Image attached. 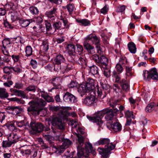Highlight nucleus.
Instances as JSON below:
<instances>
[{
    "label": "nucleus",
    "instance_id": "1",
    "mask_svg": "<svg viewBox=\"0 0 158 158\" xmlns=\"http://www.w3.org/2000/svg\"><path fill=\"white\" fill-rule=\"evenodd\" d=\"M95 88L94 80L90 79L89 82L83 83L77 88V91L81 94L82 96L86 93L91 92L90 96H87L82 101L83 103L88 106H94L97 101L95 97L96 92L94 90Z\"/></svg>",
    "mask_w": 158,
    "mask_h": 158
},
{
    "label": "nucleus",
    "instance_id": "2",
    "mask_svg": "<svg viewBox=\"0 0 158 158\" xmlns=\"http://www.w3.org/2000/svg\"><path fill=\"white\" fill-rule=\"evenodd\" d=\"M46 104L45 101L36 98L34 100H32L29 102L30 106L28 108L27 110L33 115H38L43 110L42 107L45 106Z\"/></svg>",
    "mask_w": 158,
    "mask_h": 158
},
{
    "label": "nucleus",
    "instance_id": "3",
    "mask_svg": "<svg viewBox=\"0 0 158 158\" xmlns=\"http://www.w3.org/2000/svg\"><path fill=\"white\" fill-rule=\"evenodd\" d=\"M97 145H105L104 148H98V150L99 153L104 157H107L108 153L114 149L115 145L112 143H110V139L108 138H101L96 143Z\"/></svg>",
    "mask_w": 158,
    "mask_h": 158
},
{
    "label": "nucleus",
    "instance_id": "4",
    "mask_svg": "<svg viewBox=\"0 0 158 158\" xmlns=\"http://www.w3.org/2000/svg\"><path fill=\"white\" fill-rule=\"evenodd\" d=\"M52 125L54 127H52V131L54 133H57V131L56 128L60 130L64 129V126L62 122L61 119L58 116H53L49 118Z\"/></svg>",
    "mask_w": 158,
    "mask_h": 158
},
{
    "label": "nucleus",
    "instance_id": "5",
    "mask_svg": "<svg viewBox=\"0 0 158 158\" xmlns=\"http://www.w3.org/2000/svg\"><path fill=\"white\" fill-rule=\"evenodd\" d=\"M106 112H107L106 109H105L98 112L96 116H91L87 115V117L89 121L96 123L99 127H101L103 124L102 118Z\"/></svg>",
    "mask_w": 158,
    "mask_h": 158
},
{
    "label": "nucleus",
    "instance_id": "6",
    "mask_svg": "<svg viewBox=\"0 0 158 158\" xmlns=\"http://www.w3.org/2000/svg\"><path fill=\"white\" fill-rule=\"evenodd\" d=\"M143 75L144 79L146 81H147L150 78L158 81V74L157 69L156 68H152L149 71L143 70Z\"/></svg>",
    "mask_w": 158,
    "mask_h": 158
},
{
    "label": "nucleus",
    "instance_id": "7",
    "mask_svg": "<svg viewBox=\"0 0 158 158\" xmlns=\"http://www.w3.org/2000/svg\"><path fill=\"white\" fill-rule=\"evenodd\" d=\"M23 84L20 82H17L15 83V85L13 88L10 89V91L11 93L18 96H21L24 98L25 95L23 91L17 90L15 88L18 89H22L23 87Z\"/></svg>",
    "mask_w": 158,
    "mask_h": 158
},
{
    "label": "nucleus",
    "instance_id": "8",
    "mask_svg": "<svg viewBox=\"0 0 158 158\" xmlns=\"http://www.w3.org/2000/svg\"><path fill=\"white\" fill-rule=\"evenodd\" d=\"M101 88H97V93L98 98L102 99L106 96V91L108 92L110 86L109 85L102 83H101Z\"/></svg>",
    "mask_w": 158,
    "mask_h": 158
},
{
    "label": "nucleus",
    "instance_id": "9",
    "mask_svg": "<svg viewBox=\"0 0 158 158\" xmlns=\"http://www.w3.org/2000/svg\"><path fill=\"white\" fill-rule=\"evenodd\" d=\"M3 47L1 46V49L3 54L9 56V52H11V43L9 38L4 39L2 41Z\"/></svg>",
    "mask_w": 158,
    "mask_h": 158
},
{
    "label": "nucleus",
    "instance_id": "10",
    "mask_svg": "<svg viewBox=\"0 0 158 158\" xmlns=\"http://www.w3.org/2000/svg\"><path fill=\"white\" fill-rule=\"evenodd\" d=\"M117 73L116 71L114 70L112 73V77L115 78V81L118 82L121 80L120 74L122 72L123 68L122 65L119 64H117L115 66Z\"/></svg>",
    "mask_w": 158,
    "mask_h": 158
},
{
    "label": "nucleus",
    "instance_id": "11",
    "mask_svg": "<svg viewBox=\"0 0 158 158\" xmlns=\"http://www.w3.org/2000/svg\"><path fill=\"white\" fill-rule=\"evenodd\" d=\"M63 99L64 102L69 104L74 103L77 101L75 97L68 92H67L63 95Z\"/></svg>",
    "mask_w": 158,
    "mask_h": 158
},
{
    "label": "nucleus",
    "instance_id": "12",
    "mask_svg": "<svg viewBox=\"0 0 158 158\" xmlns=\"http://www.w3.org/2000/svg\"><path fill=\"white\" fill-rule=\"evenodd\" d=\"M30 125L34 132L33 134L41 132L44 128V126L41 123H35L31 122Z\"/></svg>",
    "mask_w": 158,
    "mask_h": 158
},
{
    "label": "nucleus",
    "instance_id": "13",
    "mask_svg": "<svg viewBox=\"0 0 158 158\" xmlns=\"http://www.w3.org/2000/svg\"><path fill=\"white\" fill-rule=\"evenodd\" d=\"M107 126L110 130L112 129L115 131H119L121 130V125L120 123L118 122L113 123L110 121L108 122Z\"/></svg>",
    "mask_w": 158,
    "mask_h": 158
},
{
    "label": "nucleus",
    "instance_id": "14",
    "mask_svg": "<svg viewBox=\"0 0 158 158\" xmlns=\"http://www.w3.org/2000/svg\"><path fill=\"white\" fill-rule=\"evenodd\" d=\"M56 9L53 8L50 10H48L45 12V16L48 17V19L50 22H53L56 19Z\"/></svg>",
    "mask_w": 158,
    "mask_h": 158
},
{
    "label": "nucleus",
    "instance_id": "15",
    "mask_svg": "<svg viewBox=\"0 0 158 158\" xmlns=\"http://www.w3.org/2000/svg\"><path fill=\"white\" fill-rule=\"evenodd\" d=\"M106 109L107 112L106 113V114L105 117L106 120L108 122H112V120L113 119L114 116L115 114L118 111V110L117 108H115L114 109V110H111L110 109Z\"/></svg>",
    "mask_w": 158,
    "mask_h": 158
},
{
    "label": "nucleus",
    "instance_id": "16",
    "mask_svg": "<svg viewBox=\"0 0 158 158\" xmlns=\"http://www.w3.org/2000/svg\"><path fill=\"white\" fill-rule=\"evenodd\" d=\"M52 84L54 86L51 89L49 90L51 92L54 89H58L61 88L60 83L61 82V78L60 77H56L52 79Z\"/></svg>",
    "mask_w": 158,
    "mask_h": 158
},
{
    "label": "nucleus",
    "instance_id": "17",
    "mask_svg": "<svg viewBox=\"0 0 158 158\" xmlns=\"http://www.w3.org/2000/svg\"><path fill=\"white\" fill-rule=\"evenodd\" d=\"M86 39L91 40L93 44L96 45L100 44L99 38L94 34H91L88 35L86 38Z\"/></svg>",
    "mask_w": 158,
    "mask_h": 158
},
{
    "label": "nucleus",
    "instance_id": "18",
    "mask_svg": "<svg viewBox=\"0 0 158 158\" xmlns=\"http://www.w3.org/2000/svg\"><path fill=\"white\" fill-rule=\"evenodd\" d=\"M7 139L13 144L15 143L19 140V137L16 134L11 133L7 135Z\"/></svg>",
    "mask_w": 158,
    "mask_h": 158
},
{
    "label": "nucleus",
    "instance_id": "19",
    "mask_svg": "<svg viewBox=\"0 0 158 158\" xmlns=\"http://www.w3.org/2000/svg\"><path fill=\"white\" fill-rule=\"evenodd\" d=\"M72 69V66L69 63H63L61 65V73L64 74L67 73Z\"/></svg>",
    "mask_w": 158,
    "mask_h": 158
},
{
    "label": "nucleus",
    "instance_id": "20",
    "mask_svg": "<svg viewBox=\"0 0 158 158\" xmlns=\"http://www.w3.org/2000/svg\"><path fill=\"white\" fill-rule=\"evenodd\" d=\"M108 59L105 56L100 55L98 63L99 66L104 65L106 67L108 65Z\"/></svg>",
    "mask_w": 158,
    "mask_h": 158
},
{
    "label": "nucleus",
    "instance_id": "21",
    "mask_svg": "<svg viewBox=\"0 0 158 158\" xmlns=\"http://www.w3.org/2000/svg\"><path fill=\"white\" fill-rule=\"evenodd\" d=\"M120 84V85L123 90L127 91L129 89V84L127 81L125 79H122L121 80L118 82Z\"/></svg>",
    "mask_w": 158,
    "mask_h": 158
},
{
    "label": "nucleus",
    "instance_id": "22",
    "mask_svg": "<svg viewBox=\"0 0 158 158\" xmlns=\"http://www.w3.org/2000/svg\"><path fill=\"white\" fill-rule=\"evenodd\" d=\"M54 63L57 64H63L65 61V59L64 56L61 54L58 55L54 60Z\"/></svg>",
    "mask_w": 158,
    "mask_h": 158
},
{
    "label": "nucleus",
    "instance_id": "23",
    "mask_svg": "<svg viewBox=\"0 0 158 158\" xmlns=\"http://www.w3.org/2000/svg\"><path fill=\"white\" fill-rule=\"evenodd\" d=\"M83 46L89 53L92 54L94 52V47L89 44L86 42H85L83 43Z\"/></svg>",
    "mask_w": 158,
    "mask_h": 158
},
{
    "label": "nucleus",
    "instance_id": "24",
    "mask_svg": "<svg viewBox=\"0 0 158 158\" xmlns=\"http://www.w3.org/2000/svg\"><path fill=\"white\" fill-rule=\"evenodd\" d=\"M76 21L79 23L80 25L84 26H87L90 24V21L87 19H76Z\"/></svg>",
    "mask_w": 158,
    "mask_h": 158
},
{
    "label": "nucleus",
    "instance_id": "25",
    "mask_svg": "<svg viewBox=\"0 0 158 158\" xmlns=\"http://www.w3.org/2000/svg\"><path fill=\"white\" fill-rule=\"evenodd\" d=\"M66 49L69 55H73L75 54L74 45L72 44L67 45Z\"/></svg>",
    "mask_w": 158,
    "mask_h": 158
},
{
    "label": "nucleus",
    "instance_id": "26",
    "mask_svg": "<svg viewBox=\"0 0 158 158\" xmlns=\"http://www.w3.org/2000/svg\"><path fill=\"white\" fill-rule=\"evenodd\" d=\"M98 70V69L97 66L93 65L89 68V72L96 77H97L99 75Z\"/></svg>",
    "mask_w": 158,
    "mask_h": 158
},
{
    "label": "nucleus",
    "instance_id": "27",
    "mask_svg": "<svg viewBox=\"0 0 158 158\" xmlns=\"http://www.w3.org/2000/svg\"><path fill=\"white\" fill-rule=\"evenodd\" d=\"M77 61L82 66L86 65L87 64L86 59L85 55L80 56L77 59Z\"/></svg>",
    "mask_w": 158,
    "mask_h": 158
},
{
    "label": "nucleus",
    "instance_id": "28",
    "mask_svg": "<svg viewBox=\"0 0 158 158\" xmlns=\"http://www.w3.org/2000/svg\"><path fill=\"white\" fill-rule=\"evenodd\" d=\"M8 93L6 89L0 88V98L1 99L6 98L8 97Z\"/></svg>",
    "mask_w": 158,
    "mask_h": 158
},
{
    "label": "nucleus",
    "instance_id": "29",
    "mask_svg": "<svg viewBox=\"0 0 158 158\" xmlns=\"http://www.w3.org/2000/svg\"><path fill=\"white\" fill-rule=\"evenodd\" d=\"M128 47L129 51L132 53L134 54L136 52V48L135 45L133 42L129 43L128 44Z\"/></svg>",
    "mask_w": 158,
    "mask_h": 158
},
{
    "label": "nucleus",
    "instance_id": "30",
    "mask_svg": "<svg viewBox=\"0 0 158 158\" xmlns=\"http://www.w3.org/2000/svg\"><path fill=\"white\" fill-rule=\"evenodd\" d=\"M20 25L23 27H25L30 24H31V23L27 19H20L19 21Z\"/></svg>",
    "mask_w": 158,
    "mask_h": 158
},
{
    "label": "nucleus",
    "instance_id": "31",
    "mask_svg": "<svg viewBox=\"0 0 158 158\" xmlns=\"http://www.w3.org/2000/svg\"><path fill=\"white\" fill-rule=\"evenodd\" d=\"M62 23L60 21L54 22L53 24V27L55 29V31L56 30L64 28L63 26H62Z\"/></svg>",
    "mask_w": 158,
    "mask_h": 158
},
{
    "label": "nucleus",
    "instance_id": "32",
    "mask_svg": "<svg viewBox=\"0 0 158 158\" xmlns=\"http://www.w3.org/2000/svg\"><path fill=\"white\" fill-rule=\"evenodd\" d=\"M65 8L67 9L68 12H69V14H71L72 12L75 9L74 5L73 3H69L68 4Z\"/></svg>",
    "mask_w": 158,
    "mask_h": 158
},
{
    "label": "nucleus",
    "instance_id": "33",
    "mask_svg": "<svg viewBox=\"0 0 158 158\" xmlns=\"http://www.w3.org/2000/svg\"><path fill=\"white\" fill-rule=\"evenodd\" d=\"M4 73L10 75L13 72L12 67L11 66H6L3 68Z\"/></svg>",
    "mask_w": 158,
    "mask_h": 158
},
{
    "label": "nucleus",
    "instance_id": "34",
    "mask_svg": "<svg viewBox=\"0 0 158 158\" xmlns=\"http://www.w3.org/2000/svg\"><path fill=\"white\" fill-rule=\"evenodd\" d=\"M156 104L153 102L151 103L148 104L145 108V110L146 112H151L153 110V108Z\"/></svg>",
    "mask_w": 158,
    "mask_h": 158
},
{
    "label": "nucleus",
    "instance_id": "35",
    "mask_svg": "<svg viewBox=\"0 0 158 158\" xmlns=\"http://www.w3.org/2000/svg\"><path fill=\"white\" fill-rule=\"evenodd\" d=\"M63 144L62 146L64 148H68L72 143V142L69 139H64L63 141Z\"/></svg>",
    "mask_w": 158,
    "mask_h": 158
},
{
    "label": "nucleus",
    "instance_id": "36",
    "mask_svg": "<svg viewBox=\"0 0 158 158\" xmlns=\"http://www.w3.org/2000/svg\"><path fill=\"white\" fill-rule=\"evenodd\" d=\"M30 12L33 15H36L38 14L39 10L35 6H31L29 8Z\"/></svg>",
    "mask_w": 158,
    "mask_h": 158
},
{
    "label": "nucleus",
    "instance_id": "37",
    "mask_svg": "<svg viewBox=\"0 0 158 158\" xmlns=\"http://www.w3.org/2000/svg\"><path fill=\"white\" fill-rule=\"evenodd\" d=\"M59 115L62 118L65 119L69 115V113L66 111H61L59 113Z\"/></svg>",
    "mask_w": 158,
    "mask_h": 158
},
{
    "label": "nucleus",
    "instance_id": "38",
    "mask_svg": "<svg viewBox=\"0 0 158 158\" xmlns=\"http://www.w3.org/2000/svg\"><path fill=\"white\" fill-rule=\"evenodd\" d=\"M13 144L7 139L6 140L3 141L2 143V146L3 148H7L10 147Z\"/></svg>",
    "mask_w": 158,
    "mask_h": 158
},
{
    "label": "nucleus",
    "instance_id": "39",
    "mask_svg": "<svg viewBox=\"0 0 158 158\" xmlns=\"http://www.w3.org/2000/svg\"><path fill=\"white\" fill-rule=\"evenodd\" d=\"M75 54H73V55H69L68 56V60L72 62L77 61L78 58V56H76Z\"/></svg>",
    "mask_w": 158,
    "mask_h": 158
},
{
    "label": "nucleus",
    "instance_id": "40",
    "mask_svg": "<svg viewBox=\"0 0 158 158\" xmlns=\"http://www.w3.org/2000/svg\"><path fill=\"white\" fill-rule=\"evenodd\" d=\"M8 99L11 101H14L17 102L18 103L20 104H24V101L23 100L19 98L16 97L10 98H8Z\"/></svg>",
    "mask_w": 158,
    "mask_h": 158
},
{
    "label": "nucleus",
    "instance_id": "41",
    "mask_svg": "<svg viewBox=\"0 0 158 158\" xmlns=\"http://www.w3.org/2000/svg\"><path fill=\"white\" fill-rule=\"evenodd\" d=\"M26 56H29L32 54V48L30 46H27L25 50Z\"/></svg>",
    "mask_w": 158,
    "mask_h": 158
},
{
    "label": "nucleus",
    "instance_id": "42",
    "mask_svg": "<svg viewBox=\"0 0 158 158\" xmlns=\"http://www.w3.org/2000/svg\"><path fill=\"white\" fill-rule=\"evenodd\" d=\"M16 124L18 127H19L28 126V123H25V122L24 120H22L19 122L17 121L16 122Z\"/></svg>",
    "mask_w": 158,
    "mask_h": 158
},
{
    "label": "nucleus",
    "instance_id": "43",
    "mask_svg": "<svg viewBox=\"0 0 158 158\" xmlns=\"http://www.w3.org/2000/svg\"><path fill=\"white\" fill-rule=\"evenodd\" d=\"M119 103L118 100L110 102V105L111 107L114 109L118 107V105H119Z\"/></svg>",
    "mask_w": 158,
    "mask_h": 158
},
{
    "label": "nucleus",
    "instance_id": "44",
    "mask_svg": "<svg viewBox=\"0 0 158 158\" xmlns=\"http://www.w3.org/2000/svg\"><path fill=\"white\" fill-rule=\"evenodd\" d=\"M11 57L14 62L20 63L21 56L19 55H12L11 56Z\"/></svg>",
    "mask_w": 158,
    "mask_h": 158
},
{
    "label": "nucleus",
    "instance_id": "45",
    "mask_svg": "<svg viewBox=\"0 0 158 158\" xmlns=\"http://www.w3.org/2000/svg\"><path fill=\"white\" fill-rule=\"evenodd\" d=\"M13 72L14 71L15 73H18L22 72V69L20 66L19 65L15 66L14 67H12Z\"/></svg>",
    "mask_w": 158,
    "mask_h": 158
},
{
    "label": "nucleus",
    "instance_id": "46",
    "mask_svg": "<svg viewBox=\"0 0 158 158\" xmlns=\"http://www.w3.org/2000/svg\"><path fill=\"white\" fill-rule=\"evenodd\" d=\"M60 64L54 63V64H53L54 70L56 72H58L60 71V72L61 73V65Z\"/></svg>",
    "mask_w": 158,
    "mask_h": 158
},
{
    "label": "nucleus",
    "instance_id": "47",
    "mask_svg": "<svg viewBox=\"0 0 158 158\" xmlns=\"http://www.w3.org/2000/svg\"><path fill=\"white\" fill-rule=\"evenodd\" d=\"M14 5L12 3H10L7 4H6L4 7L6 10H10L14 9Z\"/></svg>",
    "mask_w": 158,
    "mask_h": 158
},
{
    "label": "nucleus",
    "instance_id": "48",
    "mask_svg": "<svg viewBox=\"0 0 158 158\" xmlns=\"http://www.w3.org/2000/svg\"><path fill=\"white\" fill-rule=\"evenodd\" d=\"M77 49L76 51L78 52L79 54H81L83 52L84 50L83 46L80 44H76Z\"/></svg>",
    "mask_w": 158,
    "mask_h": 158
},
{
    "label": "nucleus",
    "instance_id": "49",
    "mask_svg": "<svg viewBox=\"0 0 158 158\" xmlns=\"http://www.w3.org/2000/svg\"><path fill=\"white\" fill-rule=\"evenodd\" d=\"M10 52H9V56L6 55V54H3L5 56L2 58V61L4 62L8 63L10 61V59L9 57L10 56V55L9 53Z\"/></svg>",
    "mask_w": 158,
    "mask_h": 158
},
{
    "label": "nucleus",
    "instance_id": "50",
    "mask_svg": "<svg viewBox=\"0 0 158 158\" xmlns=\"http://www.w3.org/2000/svg\"><path fill=\"white\" fill-rule=\"evenodd\" d=\"M53 64H49L47 65L44 67L45 69L48 71L52 72L53 68Z\"/></svg>",
    "mask_w": 158,
    "mask_h": 158
},
{
    "label": "nucleus",
    "instance_id": "51",
    "mask_svg": "<svg viewBox=\"0 0 158 158\" xmlns=\"http://www.w3.org/2000/svg\"><path fill=\"white\" fill-rule=\"evenodd\" d=\"M49 109L50 110L54 112L59 110L60 108L59 106H49Z\"/></svg>",
    "mask_w": 158,
    "mask_h": 158
},
{
    "label": "nucleus",
    "instance_id": "52",
    "mask_svg": "<svg viewBox=\"0 0 158 158\" xmlns=\"http://www.w3.org/2000/svg\"><path fill=\"white\" fill-rule=\"evenodd\" d=\"M10 150L8 152H6V151H4L3 152V156L4 158H12L13 156L11 155Z\"/></svg>",
    "mask_w": 158,
    "mask_h": 158
},
{
    "label": "nucleus",
    "instance_id": "53",
    "mask_svg": "<svg viewBox=\"0 0 158 158\" xmlns=\"http://www.w3.org/2000/svg\"><path fill=\"white\" fill-rule=\"evenodd\" d=\"M26 90L28 91L35 92L36 90V87L34 85H30L26 88Z\"/></svg>",
    "mask_w": 158,
    "mask_h": 158
},
{
    "label": "nucleus",
    "instance_id": "54",
    "mask_svg": "<svg viewBox=\"0 0 158 158\" xmlns=\"http://www.w3.org/2000/svg\"><path fill=\"white\" fill-rule=\"evenodd\" d=\"M78 85V84L77 82L74 81H72L68 85V86L69 88H73L77 87Z\"/></svg>",
    "mask_w": 158,
    "mask_h": 158
},
{
    "label": "nucleus",
    "instance_id": "55",
    "mask_svg": "<svg viewBox=\"0 0 158 158\" xmlns=\"http://www.w3.org/2000/svg\"><path fill=\"white\" fill-rule=\"evenodd\" d=\"M6 126L8 129L11 131H14L16 129L13 123H7Z\"/></svg>",
    "mask_w": 158,
    "mask_h": 158
},
{
    "label": "nucleus",
    "instance_id": "56",
    "mask_svg": "<svg viewBox=\"0 0 158 158\" xmlns=\"http://www.w3.org/2000/svg\"><path fill=\"white\" fill-rule=\"evenodd\" d=\"M23 155H25L26 156H28L30 155L31 154V150L29 149H23Z\"/></svg>",
    "mask_w": 158,
    "mask_h": 158
},
{
    "label": "nucleus",
    "instance_id": "57",
    "mask_svg": "<svg viewBox=\"0 0 158 158\" xmlns=\"http://www.w3.org/2000/svg\"><path fill=\"white\" fill-rule=\"evenodd\" d=\"M103 74L105 76L107 77H110V71L107 68H104L103 71Z\"/></svg>",
    "mask_w": 158,
    "mask_h": 158
},
{
    "label": "nucleus",
    "instance_id": "58",
    "mask_svg": "<svg viewBox=\"0 0 158 158\" xmlns=\"http://www.w3.org/2000/svg\"><path fill=\"white\" fill-rule=\"evenodd\" d=\"M39 91L41 93L40 95L41 97L43 98L45 100L48 95V94L47 93H46L45 91H42L40 89Z\"/></svg>",
    "mask_w": 158,
    "mask_h": 158
},
{
    "label": "nucleus",
    "instance_id": "59",
    "mask_svg": "<svg viewBox=\"0 0 158 158\" xmlns=\"http://www.w3.org/2000/svg\"><path fill=\"white\" fill-rule=\"evenodd\" d=\"M19 19V17L17 16V14L16 13H12L11 15V19L12 21H14Z\"/></svg>",
    "mask_w": 158,
    "mask_h": 158
},
{
    "label": "nucleus",
    "instance_id": "60",
    "mask_svg": "<svg viewBox=\"0 0 158 158\" xmlns=\"http://www.w3.org/2000/svg\"><path fill=\"white\" fill-rule=\"evenodd\" d=\"M108 10V6L107 5H105V6L101 10V13L104 14H106Z\"/></svg>",
    "mask_w": 158,
    "mask_h": 158
},
{
    "label": "nucleus",
    "instance_id": "61",
    "mask_svg": "<svg viewBox=\"0 0 158 158\" xmlns=\"http://www.w3.org/2000/svg\"><path fill=\"white\" fill-rule=\"evenodd\" d=\"M100 56L96 54L93 55L92 57V59L96 62L98 63Z\"/></svg>",
    "mask_w": 158,
    "mask_h": 158
},
{
    "label": "nucleus",
    "instance_id": "62",
    "mask_svg": "<svg viewBox=\"0 0 158 158\" xmlns=\"http://www.w3.org/2000/svg\"><path fill=\"white\" fill-rule=\"evenodd\" d=\"M6 14V10L3 7H0V16H3L5 15Z\"/></svg>",
    "mask_w": 158,
    "mask_h": 158
},
{
    "label": "nucleus",
    "instance_id": "63",
    "mask_svg": "<svg viewBox=\"0 0 158 158\" xmlns=\"http://www.w3.org/2000/svg\"><path fill=\"white\" fill-rule=\"evenodd\" d=\"M60 135H56V138L59 141H63L64 139V138L63 135L62 133H60Z\"/></svg>",
    "mask_w": 158,
    "mask_h": 158
},
{
    "label": "nucleus",
    "instance_id": "64",
    "mask_svg": "<svg viewBox=\"0 0 158 158\" xmlns=\"http://www.w3.org/2000/svg\"><path fill=\"white\" fill-rule=\"evenodd\" d=\"M21 109L19 106H15L13 112H15L16 114H18L20 113L21 112Z\"/></svg>",
    "mask_w": 158,
    "mask_h": 158
}]
</instances>
